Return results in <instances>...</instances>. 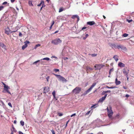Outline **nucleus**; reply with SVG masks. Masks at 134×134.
Here are the masks:
<instances>
[{"instance_id": "1", "label": "nucleus", "mask_w": 134, "mask_h": 134, "mask_svg": "<svg viewBox=\"0 0 134 134\" xmlns=\"http://www.w3.org/2000/svg\"><path fill=\"white\" fill-rule=\"evenodd\" d=\"M62 42V40L59 38H57L52 40L51 41V43L55 45L59 44L61 43Z\"/></svg>"}, {"instance_id": "2", "label": "nucleus", "mask_w": 134, "mask_h": 134, "mask_svg": "<svg viewBox=\"0 0 134 134\" xmlns=\"http://www.w3.org/2000/svg\"><path fill=\"white\" fill-rule=\"evenodd\" d=\"M53 74L55 75L59 81H62L63 82H66L67 81V80L64 77L61 76V75L54 74Z\"/></svg>"}, {"instance_id": "3", "label": "nucleus", "mask_w": 134, "mask_h": 134, "mask_svg": "<svg viewBox=\"0 0 134 134\" xmlns=\"http://www.w3.org/2000/svg\"><path fill=\"white\" fill-rule=\"evenodd\" d=\"M107 109L108 112V116L109 118L111 119H113L112 116L113 114V112L112 110H110L108 107H107Z\"/></svg>"}, {"instance_id": "4", "label": "nucleus", "mask_w": 134, "mask_h": 134, "mask_svg": "<svg viewBox=\"0 0 134 134\" xmlns=\"http://www.w3.org/2000/svg\"><path fill=\"white\" fill-rule=\"evenodd\" d=\"M81 90V88L77 87L74 89L72 91L73 93L75 94H77L79 93Z\"/></svg>"}, {"instance_id": "5", "label": "nucleus", "mask_w": 134, "mask_h": 134, "mask_svg": "<svg viewBox=\"0 0 134 134\" xmlns=\"http://www.w3.org/2000/svg\"><path fill=\"white\" fill-rule=\"evenodd\" d=\"M2 83L4 85V89L5 91L7 92L9 94H10V93L8 90V89L9 88V87H8L7 85L3 82H2Z\"/></svg>"}, {"instance_id": "6", "label": "nucleus", "mask_w": 134, "mask_h": 134, "mask_svg": "<svg viewBox=\"0 0 134 134\" xmlns=\"http://www.w3.org/2000/svg\"><path fill=\"white\" fill-rule=\"evenodd\" d=\"M117 48L118 49H121L124 51H126L127 50V49L126 47L122 45H120L118 46Z\"/></svg>"}, {"instance_id": "7", "label": "nucleus", "mask_w": 134, "mask_h": 134, "mask_svg": "<svg viewBox=\"0 0 134 134\" xmlns=\"http://www.w3.org/2000/svg\"><path fill=\"white\" fill-rule=\"evenodd\" d=\"M104 65L102 64H96L94 66V67L96 68L95 69V70H100L101 68L103 67Z\"/></svg>"}, {"instance_id": "8", "label": "nucleus", "mask_w": 134, "mask_h": 134, "mask_svg": "<svg viewBox=\"0 0 134 134\" xmlns=\"http://www.w3.org/2000/svg\"><path fill=\"white\" fill-rule=\"evenodd\" d=\"M107 96V94H105L104 97H102V98L99 99V101H98V102L100 103H102L103 102Z\"/></svg>"}, {"instance_id": "9", "label": "nucleus", "mask_w": 134, "mask_h": 134, "mask_svg": "<svg viewBox=\"0 0 134 134\" xmlns=\"http://www.w3.org/2000/svg\"><path fill=\"white\" fill-rule=\"evenodd\" d=\"M129 72V70L128 69H123V73L124 75L127 76L128 75Z\"/></svg>"}, {"instance_id": "10", "label": "nucleus", "mask_w": 134, "mask_h": 134, "mask_svg": "<svg viewBox=\"0 0 134 134\" xmlns=\"http://www.w3.org/2000/svg\"><path fill=\"white\" fill-rule=\"evenodd\" d=\"M12 32H13V31H11L8 28H6L5 30V33L7 35H8Z\"/></svg>"}, {"instance_id": "11", "label": "nucleus", "mask_w": 134, "mask_h": 134, "mask_svg": "<svg viewBox=\"0 0 134 134\" xmlns=\"http://www.w3.org/2000/svg\"><path fill=\"white\" fill-rule=\"evenodd\" d=\"M0 46L4 50V51L6 50V46L3 43L0 42Z\"/></svg>"}, {"instance_id": "12", "label": "nucleus", "mask_w": 134, "mask_h": 134, "mask_svg": "<svg viewBox=\"0 0 134 134\" xmlns=\"http://www.w3.org/2000/svg\"><path fill=\"white\" fill-rule=\"evenodd\" d=\"M115 83L116 85H120L121 83V82L119 81H118L117 78H116L115 80Z\"/></svg>"}, {"instance_id": "13", "label": "nucleus", "mask_w": 134, "mask_h": 134, "mask_svg": "<svg viewBox=\"0 0 134 134\" xmlns=\"http://www.w3.org/2000/svg\"><path fill=\"white\" fill-rule=\"evenodd\" d=\"M71 18L72 19H75L76 18L77 19V21H78L79 20V16L77 15H73Z\"/></svg>"}, {"instance_id": "14", "label": "nucleus", "mask_w": 134, "mask_h": 134, "mask_svg": "<svg viewBox=\"0 0 134 134\" xmlns=\"http://www.w3.org/2000/svg\"><path fill=\"white\" fill-rule=\"evenodd\" d=\"M87 24L88 25H92L95 24V23L94 21H89L87 23Z\"/></svg>"}, {"instance_id": "15", "label": "nucleus", "mask_w": 134, "mask_h": 134, "mask_svg": "<svg viewBox=\"0 0 134 134\" xmlns=\"http://www.w3.org/2000/svg\"><path fill=\"white\" fill-rule=\"evenodd\" d=\"M118 65L120 67H123L125 66V65L121 62H120L118 64Z\"/></svg>"}, {"instance_id": "16", "label": "nucleus", "mask_w": 134, "mask_h": 134, "mask_svg": "<svg viewBox=\"0 0 134 134\" xmlns=\"http://www.w3.org/2000/svg\"><path fill=\"white\" fill-rule=\"evenodd\" d=\"M86 69L87 71L90 70L92 71L93 70V69L89 67L88 66H86Z\"/></svg>"}, {"instance_id": "17", "label": "nucleus", "mask_w": 134, "mask_h": 134, "mask_svg": "<svg viewBox=\"0 0 134 134\" xmlns=\"http://www.w3.org/2000/svg\"><path fill=\"white\" fill-rule=\"evenodd\" d=\"M52 94L53 96L54 99L56 100H57V98L55 96V91H53V92L52 93Z\"/></svg>"}, {"instance_id": "18", "label": "nucleus", "mask_w": 134, "mask_h": 134, "mask_svg": "<svg viewBox=\"0 0 134 134\" xmlns=\"http://www.w3.org/2000/svg\"><path fill=\"white\" fill-rule=\"evenodd\" d=\"M44 90L45 91L44 92V93L46 92H48L49 91V88L48 87H45L44 88Z\"/></svg>"}, {"instance_id": "19", "label": "nucleus", "mask_w": 134, "mask_h": 134, "mask_svg": "<svg viewBox=\"0 0 134 134\" xmlns=\"http://www.w3.org/2000/svg\"><path fill=\"white\" fill-rule=\"evenodd\" d=\"M113 58L116 62H117L118 60V56L117 55H114L113 57Z\"/></svg>"}, {"instance_id": "20", "label": "nucleus", "mask_w": 134, "mask_h": 134, "mask_svg": "<svg viewBox=\"0 0 134 134\" xmlns=\"http://www.w3.org/2000/svg\"><path fill=\"white\" fill-rule=\"evenodd\" d=\"M110 92H111V91L110 90H108V91H103L102 92V94L104 95L106 93H108V92L110 93Z\"/></svg>"}, {"instance_id": "21", "label": "nucleus", "mask_w": 134, "mask_h": 134, "mask_svg": "<svg viewBox=\"0 0 134 134\" xmlns=\"http://www.w3.org/2000/svg\"><path fill=\"white\" fill-rule=\"evenodd\" d=\"M96 82H94V83H93L92 84V85H91V87H90L91 88V89H92V88L94 87V86L96 85Z\"/></svg>"}, {"instance_id": "22", "label": "nucleus", "mask_w": 134, "mask_h": 134, "mask_svg": "<svg viewBox=\"0 0 134 134\" xmlns=\"http://www.w3.org/2000/svg\"><path fill=\"white\" fill-rule=\"evenodd\" d=\"M92 110H90L85 114V115H88L90 114V113H91V114L92 113Z\"/></svg>"}, {"instance_id": "23", "label": "nucleus", "mask_w": 134, "mask_h": 134, "mask_svg": "<svg viewBox=\"0 0 134 134\" xmlns=\"http://www.w3.org/2000/svg\"><path fill=\"white\" fill-rule=\"evenodd\" d=\"M29 6H33V5L32 4V1H29Z\"/></svg>"}, {"instance_id": "24", "label": "nucleus", "mask_w": 134, "mask_h": 134, "mask_svg": "<svg viewBox=\"0 0 134 134\" xmlns=\"http://www.w3.org/2000/svg\"><path fill=\"white\" fill-rule=\"evenodd\" d=\"M43 3H44V2L43 1H41V3L37 5V6H40L42 5V4H43Z\"/></svg>"}, {"instance_id": "25", "label": "nucleus", "mask_w": 134, "mask_h": 134, "mask_svg": "<svg viewBox=\"0 0 134 134\" xmlns=\"http://www.w3.org/2000/svg\"><path fill=\"white\" fill-rule=\"evenodd\" d=\"M27 45H26V44H25L22 47V48L24 50L25 48L27 46Z\"/></svg>"}, {"instance_id": "26", "label": "nucleus", "mask_w": 134, "mask_h": 134, "mask_svg": "<svg viewBox=\"0 0 134 134\" xmlns=\"http://www.w3.org/2000/svg\"><path fill=\"white\" fill-rule=\"evenodd\" d=\"M46 60L48 61L50 60V58L48 57L45 58L41 60Z\"/></svg>"}, {"instance_id": "27", "label": "nucleus", "mask_w": 134, "mask_h": 134, "mask_svg": "<svg viewBox=\"0 0 134 134\" xmlns=\"http://www.w3.org/2000/svg\"><path fill=\"white\" fill-rule=\"evenodd\" d=\"M2 105H1V106L2 107V108L3 109H4L5 108V104H4V103H3V102H2Z\"/></svg>"}, {"instance_id": "28", "label": "nucleus", "mask_w": 134, "mask_h": 134, "mask_svg": "<svg viewBox=\"0 0 134 134\" xmlns=\"http://www.w3.org/2000/svg\"><path fill=\"white\" fill-rule=\"evenodd\" d=\"M63 10H64V9H63L62 8H60L59 9V12H60L63 11Z\"/></svg>"}, {"instance_id": "29", "label": "nucleus", "mask_w": 134, "mask_h": 134, "mask_svg": "<svg viewBox=\"0 0 134 134\" xmlns=\"http://www.w3.org/2000/svg\"><path fill=\"white\" fill-rule=\"evenodd\" d=\"M54 71L56 72H59V69H54Z\"/></svg>"}, {"instance_id": "30", "label": "nucleus", "mask_w": 134, "mask_h": 134, "mask_svg": "<svg viewBox=\"0 0 134 134\" xmlns=\"http://www.w3.org/2000/svg\"><path fill=\"white\" fill-rule=\"evenodd\" d=\"M20 123L22 126H23L24 125V122L23 121H21L20 122Z\"/></svg>"}, {"instance_id": "31", "label": "nucleus", "mask_w": 134, "mask_h": 134, "mask_svg": "<svg viewBox=\"0 0 134 134\" xmlns=\"http://www.w3.org/2000/svg\"><path fill=\"white\" fill-rule=\"evenodd\" d=\"M92 90V89H91V88H90L89 89H88V90L86 91V92L88 93L89 92Z\"/></svg>"}, {"instance_id": "32", "label": "nucleus", "mask_w": 134, "mask_h": 134, "mask_svg": "<svg viewBox=\"0 0 134 134\" xmlns=\"http://www.w3.org/2000/svg\"><path fill=\"white\" fill-rule=\"evenodd\" d=\"M85 36V37H83V40H85L88 37V34H86Z\"/></svg>"}, {"instance_id": "33", "label": "nucleus", "mask_w": 134, "mask_h": 134, "mask_svg": "<svg viewBox=\"0 0 134 134\" xmlns=\"http://www.w3.org/2000/svg\"><path fill=\"white\" fill-rule=\"evenodd\" d=\"M128 35V34L126 33H125L123 35V36H124V37H126Z\"/></svg>"}, {"instance_id": "34", "label": "nucleus", "mask_w": 134, "mask_h": 134, "mask_svg": "<svg viewBox=\"0 0 134 134\" xmlns=\"http://www.w3.org/2000/svg\"><path fill=\"white\" fill-rule=\"evenodd\" d=\"M40 60H38L37 61H36L35 62H34V63H33V64H36L37 63H38V62H40Z\"/></svg>"}, {"instance_id": "35", "label": "nucleus", "mask_w": 134, "mask_h": 134, "mask_svg": "<svg viewBox=\"0 0 134 134\" xmlns=\"http://www.w3.org/2000/svg\"><path fill=\"white\" fill-rule=\"evenodd\" d=\"M18 27L16 26L15 27V30L14 31H13V32H15L16 31L18 30Z\"/></svg>"}, {"instance_id": "36", "label": "nucleus", "mask_w": 134, "mask_h": 134, "mask_svg": "<svg viewBox=\"0 0 134 134\" xmlns=\"http://www.w3.org/2000/svg\"><path fill=\"white\" fill-rule=\"evenodd\" d=\"M29 43L30 42L29 41H26L24 42L25 44H26V45H27V44Z\"/></svg>"}, {"instance_id": "37", "label": "nucleus", "mask_w": 134, "mask_h": 134, "mask_svg": "<svg viewBox=\"0 0 134 134\" xmlns=\"http://www.w3.org/2000/svg\"><path fill=\"white\" fill-rule=\"evenodd\" d=\"M4 7L3 6H0V11L2 10L3 9Z\"/></svg>"}, {"instance_id": "38", "label": "nucleus", "mask_w": 134, "mask_h": 134, "mask_svg": "<svg viewBox=\"0 0 134 134\" xmlns=\"http://www.w3.org/2000/svg\"><path fill=\"white\" fill-rule=\"evenodd\" d=\"M8 104L11 108H12V105L10 102H9V103H8Z\"/></svg>"}, {"instance_id": "39", "label": "nucleus", "mask_w": 134, "mask_h": 134, "mask_svg": "<svg viewBox=\"0 0 134 134\" xmlns=\"http://www.w3.org/2000/svg\"><path fill=\"white\" fill-rule=\"evenodd\" d=\"M126 20L129 23H130L132 21V19H131L130 20L127 19Z\"/></svg>"}, {"instance_id": "40", "label": "nucleus", "mask_w": 134, "mask_h": 134, "mask_svg": "<svg viewBox=\"0 0 134 134\" xmlns=\"http://www.w3.org/2000/svg\"><path fill=\"white\" fill-rule=\"evenodd\" d=\"M91 56L92 57H95L96 56L97 54H91Z\"/></svg>"}, {"instance_id": "41", "label": "nucleus", "mask_w": 134, "mask_h": 134, "mask_svg": "<svg viewBox=\"0 0 134 134\" xmlns=\"http://www.w3.org/2000/svg\"><path fill=\"white\" fill-rule=\"evenodd\" d=\"M58 115L59 116H62L63 115V114L61 113H58Z\"/></svg>"}, {"instance_id": "42", "label": "nucleus", "mask_w": 134, "mask_h": 134, "mask_svg": "<svg viewBox=\"0 0 134 134\" xmlns=\"http://www.w3.org/2000/svg\"><path fill=\"white\" fill-rule=\"evenodd\" d=\"M116 88V86H111V87H110L109 88L113 89Z\"/></svg>"}, {"instance_id": "43", "label": "nucleus", "mask_w": 134, "mask_h": 134, "mask_svg": "<svg viewBox=\"0 0 134 134\" xmlns=\"http://www.w3.org/2000/svg\"><path fill=\"white\" fill-rule=\"evenodd\" d=\"M119 114H116V118H119Z\"/></svg>"}, {"instance_id": "44", "label": "nucleus", "mask_w": 134, "mask_h": 134, "mask_svg": "<svg viewBox=\"0 0 134 134\" xmlns=\"http://www.w3.org/2000/svg\"><path fill=\"white\" fill-rule=\"evenodd\" d=\"M96 104H94V105H93L91 107V108H93V107H94V108L96 107Z\"/></svg>"}, {"instance_id": "45", "label": "nucleus", "mask_w": 134, "mask_h": 134, "mask_svg": "<svg viewBox=\"0 0 134 134\" xmlns=\"http://www.w3.org/2000/svg\"><path fill=\"white\" fill-rule=\"evenodd\" d=\"M7 2H4L2 4L3 5H5V4H7Z\"/></svg>"}, {"instance_id": "46", "label": "nucleus", "mask_w": 134, "mask_h": 134, "mask_svg": "<svg viewBox=\"0 0 134 134\" xmlns=\"http://www.w3.org/2000/svg\"><path fill=\"white\" fill-rule=\"evenodd\" d=\"M22 34L21 32H19V36L20 37H22Z\"/></svg>"}, {"instance_id": "47", "label": "nucleus", "mask_w": 134, "mask_h": 134, "mask_svg": "<svg viewBox=\"0 0 134 134\" xmlns=\"http://www.w3.org/2000/svg\"><path fill=\"white\" fill-rule=\"evenodd\" d=\"M75 115H76V114L75 113H74V114H72V115H71L70 116L71 117H72L73 116H75Z\"/></svg>"}, {"instance_id": "48", "label": "nucleus", "mask_w": 134, "mask_h": 134, "mask_svg": "<svg viewBox=\"0 0 134 134\" xmlns=\"http://www.w3.org/2000/svg\"><path fill=\"white\" fill-rule=\"evenodd\" d=\"M49 76H48L46 78V79H47V81H48V79H49Z\"/></svg>"}, {"instance_id": "49", "label": "nucleus", "mask_w": 134, "mask_h": 134, "mask_svg": "<svg viewBox=\"0 0 134 134\" xmlns=\"http://www.w3.org/2000/svg\"><path fill=\"white\" fill-rule=\"evenodd\" d=\"M51 131L52 132V134H55V132L53 130H52Z\"/></svg>"}, {"instance_id": "50", "label": "nucleus", "mask_w": 134, "mask_h": 134, "mask_svg": "<svg viewBox=\"0 0 134 134\" xmlns=\"http://www.w3.org/2000/svg\"><path fill=\"white\" fill-rule=\"evenodd\" d=\"M40 46H41L40 44H37L36 45V47H39Z\"/></svg>"}, {"instance_id": "51", "label": "nucleus", "mask_w": 134, "mask_h": 134, "mask_svg": "<svg viewBox=\"0 0 134 134\" xmlns=\"http://www.w3.org/2000/svg\"><path fill=\"white\" fill-rule=\"evenodd\" d=\"M109 109L110 110H112V107L111 106H109Z\"/></svg>"}, {"instance_id": "52", "label": "nucleus", "mask_w": 134, "mask_h": 134, "mask_svg": "<svg viewBox=\"0 0 134 134\" xmlns=\"http://www.w3.org/2000/svg\"><path fill=\"white\" fill-rule=\"evenodd\" d=\"M114 70V69L113 68H112L110 70V72H112V71H113Z\"/></svg>"}, {"instance_id": "53", "label": "nucleus", "mask_w": 134, "mask_h": 134, "mask_svg": "<svg viewBox=\"0 0 134 134\" xmlns=\"http://www.w3.org/2000/svg\"><path fill=\"white\" fill-rule=\"evenodd\" d=\"M87 93H88L86 92V91L85 92H84L83 93V94L84 95H86L87 94Z\"/></svg>"}, {"instance_id": "54", "label": "nucleus", "mask_w": 134, "mask_h": 134, "mask_svg": "<svg viewBox=\"0 0 134 134\" xmlns=\"http://www.w3.org/2000/svg\"><path fill=\"white\" fill-rule=\"evenodd\" d=\"M54 21H52V24L51 25L52 26H53L54 24Z\"/></svg>"}, {"instance_id": "55", "label": "nucleus", "mask_w": 134, "mask_h": 134, "mask_svg": "<svg viewBox=\"0 0 134 134\" xmlns=\"http://www.w3.org/2000/svg\"><path fill=\"white\" fill-rule=\"evenodd\" d=\"M41 63L42 64H44V63H44V61H41Z\"/></svg>"}, {"instance_id": "56", "label": "nucleus", "mask_w": 134, "mask_h": 134, "mask_svg": "<svg viewBox=\"0 0 134 134\" xmlns=\"http://www.w3.org/2000/svg\"><path fill=\"white\" fill-rule=\"evenodd\" d=\"M19 134H24L22 132L19 131Z\"/></svg>"}, {"instance_id": "57", "label": "nucleus", "mask_w": 134, "mask_h": 134, "mask_svg": "<svg viewBox=\"0 0 134 134\" xmlns=\"http://www.w3.org/2000/svg\"><path fill=\"white\" fill-rule=\"evenodd\" d=\"M51 58H57V57L54 56H52L51 57Z\"/></svg>"}, {"instance_id": "58", "label": "nucleus", "mask_w": 134, "mask_h": 134, "mask_svg": "<svg viewBox=\"0 0 134 134\" xmlns=\"http://www.w3.org/2000/svg\"><path fill=\"white\" fill-rule=\"evenodd\" d=\"M42 7H44L45 6V5L44 4V3H43V4H42Z\"/></svg>"}, {"instance_id": "59", "label": "nucleus", "mask_w": 134, "mask_h": 134, "mask_svg": "<svg viewBox=\"0 0 134 134\" xmlns=\"http://www.w3.org/2000/svg\"><path fill=\"white\" fill-rule=\"evenodd\" d=\"M86 27H83L82 28V30H83L85 29H86Z\"/></svg>"}, {"instance_id": "60", "label": "nucleus", "mask_w": 134, "mask_h": 134, "mask_svg": "<svg viewBox=\"0 0 134 134\" xmlns=\"http://www.w3.org/2000/svg\"><path fill=\"white\" fill-rule=\"evenodd\" d=\"M129 96V95L128 94H126V96L125 97H128Z\"/></svg>"}, {"instance_id": "61", "label": "nucleus", "mask_w": 134, "mask_h": 134, "mask_svg": "<svg viewBox=\"0 0 134 134\" xmlns=\"http://www.w3.org/2000/svg\"><path fill=\"white\" fill-rule=\"evenodd\" d=\"M15 0H10V1L12 3H13L14 2Z\"/></svg>"}, {"instance_id": "62", "label": "nucleus", "mask_w": 134, "mask_h": 134, "mask_svg": "<svg viewBox=\"0 0 134 134\" xmlns=\"http://www.w3.org/2000/svg\"><path fill=\"white\" fill-rule=\"evenodd\" d=\"M126 77L127 78V80L128 81L129 78L128 76V75L126 76Z\"/></svg>"}, {"instance_id": "63", "label": "nucleus", "mask_w": 134, "mask_h": 134, "mask_svg": "<svg viewBox=\"0 0 134 134\" xmlns=\"http://www.w3.org/2000/svg\"><path fill=\"white\" fill-rule=\"evenodd\" d=\"M59 31H55L54 33V34H56L57 33H58V32Z\"/></svg>"}, {"instance_id": "64", "label": "nucleus", "mask_w": 134, "mask_h": 134, "mask_svg": "<svg viewBox=\"0 0 134 134\" xmlns=\"http://www.w3.org/2000/svg\"><path fill=\"white\" fill-rule=\"evenodd\" d=\"M123 88L125 89H127V87H125V86H123Z\"/></svg>"}]
</instances>
